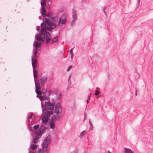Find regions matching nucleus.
<instances>
[{
	"label": "nucleus",
	"instance_id": "nucleus-56",
	"mask_svg": "<svg viewBox=\"0 0 153 153\" xmlns=\"http://www.w3.org/2000/svg\"><path fill=\"white\" fill-rule=\"evenodd\" d=\"M29 153H31V149H30L29 150ZM32 153H34V152H33Z\"/></svg>",
	"mask_w": 153,
	"mask_h": 153
},
{
	"label": "nucleus",
	"instance_id": "nucleus-30",
	"mask_svg": "<svg viewBox=\"0 0 153 153\" xmlns=\"http://www.w3.org/2000/svg\"><path fill=\"white\" fill-rule=\"evenodd\" d=\"M54 16V15H53L52 14H45V16H47L50 19L51 18V17H53Z\"/></svg>",
	"mask_w": 153,
	"mask_h": 153
},
{
	"label": "nucleus",
	"instance_id": "nucleus-4",
	"mask_svg": "<svg viewBox=\"0 0 153 153\" xmlns=\"http://www.w3.org/2000/svg\"><path fill=\"white\" fill-rule=\"evenodd\" d=\"M35 83L36 87L35 92L37 94L39 95V91L41 90L40 83L39 82L36 83V82H35Z\"/></svg>",
	"mask_w": 153,
	"mask_h": 153
},
{
	"label": "nucleus",
	"instance_id": "nucleus-18",
	"mask_svg": "<svg viewBox=\"0 0 153 153\" xmlns=\"http://www.w3.org/2000/svg\"><path fill=\"white\" fill-rule=\"evenodd\" d=\"M124 149L125 153H131L133 151L131 149L126 147L124 148Z\"/></svg>",
	"mask_w": 153,
	"mask_h": 153
},
{
	"label": "nucleus",
	"instance_id": "nucleus-38",
	"mask_svg": "<svg viewBox=\"0 0 153 153\" xmlns=\"http://www.w3.org/2000/svg\"><path fill=\"white\" fill-rule=\"evenodd\" d=\"M32 66L33 68V70H35L37 69V66L36 65H34V66L33 65H32Z\"/></svg>",
	"mask_w": 153,
	"mask_h": 153
},
{
	"label": "nucleus",
	"instance_id": "nucleus-19",
	"mask_svg": "<svg viewBox=\"0 0 153 153\" xmlns=\"http://www.w3.org/2000/svg\"><path fill=\"white\" fill-rule=\"evenodd\" d=\"M37 63V59L36 58H33V57H32L31 59V63L32 65H33L34 66V65H36Z\"/></svg>",
	"mask_w": 153,
	"mask_h": 153
},
{
	"label": "nucleus",
	"instance_id": "nucleus-49",
	"mask_svg": "<svg viewBox=\"0 0 153 153\" xmlns=\"http://www.w3.org/2000/svg\"><path fill=\"white\" fill-rule=\"evenodd\" d=\"M71 75H70V76H69V77H68V82L69 83H70V77H71Z\"/></svg>",
	"mask_w": 153,
	"mask_h": 153
},
{
	"label": "nucleus",
	"instance_id": "nucleus-43",
	"mask_svg": "<svg viewBox=\"0 0 153 153\" xmlns=\"http://www.w3.org/2000/svg\"><path fill=\"white\" fill-rule=\"evenodd\" d=\"M106 8V7H105L103 9V11L104 12V13H105V15H107V13H106V12L105 11V9Z\"/></svg>",
	"mask_w": 153,
	"mask_h": 153
},
{
	"label": "nucleus",
	"instance_id": "nucleus-53",
	"mask_svg": "<svg viewBox=\"0 0 153 153\" xmlns=\"http://www.w3.org/2000/svg\"><path fill=\"white\" fill-rule=\"evenodd\" d=\"M137 90L136 89H135V95L136 96H137Z\"/></svg>",
	"mask_w": 153,
	"mask_h": 153
},
{
	"label": "nucleus",
	"instance_id": "nucleus-33",
	"mask_svg": "<svg viewBox=\"0 0 153 153\" xmlns=\"http://www.w3.org/2000/svg\"><path fill=\"white\" fill-rule=\"evenodd\" d=\"M39 126L38 124L36 125L33 127V128L34 130L36 129L39 127Z\"/></svg>",
	"mask_w": 153,
	"mask_h": 153
},
{
	"label": "nucleus",
	"instance_id": "nucleus-15",
	"mask_svg": "<svg viewBox=\"0 0 153 153\" xmlns=\"http://www.w3.org/2000/svg\"><path fill=\"white\" fill-rule=\"evenodd\" d=\"M41 9H42V10L41 11V14H42V17H44L45 16V14H46V10L45 8H44L43 7H42Z\"/></svg>",
	"mask_w": 153,
	"mask_h": 153
},
{
	"label": "nucleus",
	"instance_id": "nucleus-42",
	"mask_svg": "<svg viewBox=\"0 0 153 153\" xmlns=\"http://www.w3.org/2000/svg\"><path fill=\"white\" fill-rule=\"evenodd\" d=\"M44 152L43 150H39L38 152V153H44Z\"/></svg>",
	"mask_w": 153,
	"mask_h": 153
},
{
	"label": "nucleus",
	"instance_id": "nucleus-27",
	"mask_svg": "<svg viewBox=\"0 0 153 153\" xmlns=\"http://www.w3.org/2000/svg\"><path fill=\"white\" fill-rule=\"evenodd\" d=\"M37 147V145L34 144H32L30 146V148L33 150H34L36 149Z\"/></svg>",
	"mask_w": 153,
	"mask_h": 153
},
{
	"label": "nucleus",
	"instance_id": "nucleus-14",
	"mask_svg": "<svg viewBox=\"0 0 153 153\" xmlns=\"http://www.w3.org/2000/svg\"><path fill=\"white\" fill-rule=\"evenodd\" d=\"M53 111H46L45 114V116L47 117H50V115L53 114Z\"/></svg>",
	"mask_w": 153,
	"mask_h": 153
},
{
	"label": "nucleus",
	"instance_id": "nucleus-11",
	"mask_svg": "<svg viewBox=\"0 0 153 153\" xmlns=\"http://www.w3.org/2000/svg\"><path fill=\"white\" fill-rule=\"evenodd\" d=\"M55 121H53L52 120H50L49 121V123L50 124V127L51 128L54 129L55 127Z\"/></svg>",
	"mask_w": 153,
	"mask_h": 153
},
{
	"label": "nucleus",
	"instance_id": "nucleus-48",
	"mask_svg": "<svg viewBox=\"0 0 153 153\" xmlns=\"http://www.w3.org/2000/svg\"><path fill=\"white\" fill-rule=\"evenodd\" d=\"M73 48H71V49L70 50V53L71 55L73 54Z\"/></svg>",
	"mask_w": 153,
	"mask_h": 153
},
{
	"label": "nucleus",
	"instance_id": "nucleus-54",
	"mask_svg": "<svg viewBox=\"0 0 153 153\" xmlns=\"http://www.w3.org/2000/svg\"><path fill=\"white\" fill-rule=\"evenodd\" d=\"M39 18L40 19H42V17L41 16H39Z\"/></svg>",
	"mask_w": 153,
	"mask_h": 153
},
{
	"label": "nucleus",
	"instance_id": "nucleus-35",
	"mask_svg": "<svg viewBox=\"0 0 153 153\" xmlns=\"http://www.w3.org/2000/svg\"><path fill=\"white\" fill-rule=\"evenodd\" d=\"M85 132H86V131H83L80 133V135L79 136L80 138H81L82 137L83 134Z\"/></svg>",
	"mask_w": 153,
	"mask_h": 153
},
{
	"label": "nucleus",
	"instance_id": "nucleus-5",
	"mask_svg": "<svg viewBox=\"0 0 153 153\" xmlns=\"http://www.w3.org/2000/svg\"><path fill=\"white\" fill-rule=\"evenodd\" d=\"M45 37L46 40V45H47L48 43L50 42L51 39V36L50 33H48L46 35L44 36Z\"/></svg>",
	"mask_w": 153,
	"mask_h": 153
},
{
	"label": "nucleus",
	"instance_id": "nucleus-55",
	"mask_svg": "<svg viewBox=\"0 0 153 153\" xmlns=\"http://www.w3.org/2000/svg\"><path fill=\"white\" fill-rule=\"evenodd\" d=\"M89 122L90 124V125L92 124V123H91V122L90 120H89Z\"/></svg>",
	"mask_w": 153,
	"mask_h": 153
},
{
	"label": "nucleus",
	"instance_id": "nucleus-1",
	"mask_svg": "<svg viewBox=\"0 0 153 153\" xmlns=\"http://www.w3.org/2000/svg\"><path fill=\"white\" fill-rule=\"evenodd\" d=\"M55 102L53 100H52L51 103L50 102H46L45 103V107L43 108V104L42 103L41 108L42 109V111H46L47 110H53L55 106L54 113L56 115H59L62 112V108L59 102H57L55 105Z\"/></svg>",
	"mask_w": 153,
	"mask_h": 153
},
{
	"label": "nucleus",
	"instance_id": "nucleus-57",
	"mask_svg": "<svg viewBox=\"0 0 153 153\" xmlns=\"http://www.w3.org/2000/svg\"><path fill=\"white\" fill-rule=\"evenodd\" d=\"M43 23H44V21L41 24V25H40V26H42V25H43Z\"/></svg>",
	"mask_w": 153,
	"mask_h": 153
},
{
	"label": "nucleus",
	"instance_id": "nucleus-40",
	"mask_svg": "<svg viewBox=\"0 0 153 153\" xmlns=\"http://www.w3.org/2000/svg\"><path fill=\"white\" fill-rule=\"evenodd\" d=\"M93 128L92 124L90 125L89 130H92Z\"/></svg>",
	"mask_w": 153,
	"mask_h": 153
},
{
	"label": "nucleus",
	"instance_id": "nucleus-46",
	"mask_svg": "<svg viewBox=\"0 0 153 153\" xmlns=\"http://www.w3.org/2000/svg\"><path fill=\"white\" fill-rule=\"evenodd\" d=\"M40 27L39 26H37V27H36V30L38 31H39V30H40Z\"/></svg>",
	"mask_w": 153,
	"mask_h": 153
},
{
	"label": "nucleus",
	"instance_id": "nucleus-50",
	"mask_svg": "<svg viewBox=\"0 0 153 153\" xmlns=\"http://www.w3.org/2000/svg\"><path fill=\"white\" fill-rule=\"evenodd\" d=\"M34 57L36 58L37 57V53H34Z\"/></svg>",
	"mask_w": 153,
	"mask_h": 153
},
{
	"label": "nucleus",
	"instance_id": "nucleus-12",
	"mask_svg": "<svg viewBox=\"0 0 153 153\" xmlns=\"http://www.w3.org/2000/svg\"><path fill=\"white\" fill-rule=\"evenodd\" d=\"M72 11H73V19H77V14L76 13V11L74 9H73L72 10Z\"/></svg>",
	"mask_w": 153,
	"mask_h": 153
},
{
	"label": "nucleus",
	"instance_id": "nucleus-60",
	"mask_svg": "<svg viewBox=\"0 0 153 153\" xmlns=\"http://www.w3.org/2000/svg\"><path fill=\"white\" fill-rule=\"evenodd\" d=\"M140 0H137V2H138L139 3H140Z\"/></svg>",
	"mask_w": 153,
	"mask_h": 153
},
{
	"label": "nucleus",
	"instance_id": "nucleus-24",
	"mask_svg": "<svg viewBox=\"0 0 153 153\" xmlns=\"http://www.w3.org/2000/svg\"><path fill=\"white\" fill-rule=\"evenodd\" d=\"M48 117H42V122L46 123L48 121Z\"/></svg>",
	"mask_w": 153,
	"mask_h": 153
},
{
	"label": "nucleus",
	"instance_id": "nucleus-3",
	"mask_svg": "<svg viewBox=\"0 0 153 153\" xmlns=\"http://www.w3.org/2000/svg\"><path fill=\"white\" fill-rule=\"evenodd\" d=\"M65 16H62L59 18V21L57 22V25H59L60 24L63 25L65 24L66 21V18H65Z\"/></svg>",
	"mask_w": 153,
	"mask_h": 153
},
{
	"label": "nucleus",
	"instance_id": "nucleus-36",
	"mask_svg": "<svg viewBox=\"0 0 153 153\" xmlns=\"http://www.w3.org/2000/svg\"><path fill=\"white\" fill-rule=\"evenodd\" d=\"M56 118V116L54 115V116H53V117H52L51 118V120H53V121L54 120V121H55Z\"/></svg>",
	"mask_w": 153,
	"mask_h": 153
},
{
	"label": "nucleus",
	"instance_id": "nucleus-52",
	"mask_svg": "<svg viewBox=\"0 0 153 153\" xmlns=\"http://www.w3.org/2000/svg\"><path fill=\"white\" fill-rule=\"evenodd\" d=\"M41 128H44V130L45 129H47V127H46L45 126H44V127H41Z\"/></svg>",
	"mask_w": 153,
	"mask_h": 153
},
{
	"label": "nucleus",
	"instance_id": "nucleus-47",
	"mask_svg": "<svg viewBox=\"0 0 153 153\" xmlns=\"http://www.w3.org/2000/svg\"><path fill=\"white\" fill-rule=\"evenodd\" d=\"M91 94H90L89 95H88V99H87V100H86V102H87V103H88V100L89 99V98L90 97V95H91Z\"/></svg>",
	"mask_w": 153,
	"mask_h": 153
},
{
	"label": "nucleus",
	"instance_id": "nucleus-22",
	"mask_svg": "<svg viewBox=\"0 0 153 153\" xmlns=\"http://www.w3.org/2000/svg\"><path fill=\"white\" fill-rule=\"evenodd\" d=\"M39 137H36L33 138L32 141L33 143H36L38 141Z\"/></svg>",
	"mask_w": 153,
	"mask_h": 153
},
{
	"label": "nucleus",
	"instance_id": "nucleus-59",
	"mask_svg": "<svg viewBox=\"0 0 153 153\" xmlns=\"http://www.w3.org/2000/svg\"><path fill=\"white\" fill-rule=\"evenodd\" d=\"M38 95H39V94H37V95H36V97H37V98H39V96Z\"/></svg>",
	"mask_w": 153,
	"mask_h": 153
},
{
	"label": "nucleus",
	"instance_id": "nucleus-13",
	"mask_svg": "<svg viewBox=\"0 0 153 153\" xmlns=\"http://www.w3.org/2000/svg\"><path fill=\"white\" fill-rule=\"evenodd\" d=\"M33 74L34 82H36V79L38 77V71L36 70H33Z\"/></svg>",
	"mask_w": 153,
	"mask_h": 153
},
{
	"label": "nucleus",
	"instance_id": "nucleus-26",
	"mask_svg": "<svg viewBox=\"0 0 153 153\" xmlns=\"http://www.w3.org/2000/svg\"><path fill=\"white\" fill-rule=\"evenodd\" d=\"M50 19H51V20L53 22H57V19L56 17V16H54L51 17Z\"/></svg>",
	"mask_w": 153,
	"mask_h": 153
},
{
	"label": "nucleus",
	"instance_id": "nucleus-28",
	"mask_svg": "<svg viewBox=\"0 0 153 153\" xmlns=\"http://www.w3.org/2000/svg\"><path fill=\"white\" fill-rule=\"evenodd\" d=\"M47 0H42V1L41 2V6L42 7L45 6Z\"/></svg>",
	"mask_w": 153,
	"mask_h": 153
},
{
	"label": "nucleus",
	"instance_id": "nucleus-25",
	"mask_svg": "<svg viewBox=\"0 0 153 153\" xmlns=\"http://www.w3.org/2000/svg\"><path fill=\"white\" fill-rule=\"evenodd\" d=\"M32 115L33 114L31 113H30L28 115V117L29 122H31L32 121Z\"/></svg>",
	"mask_w": 153,
	"mask_h": 153
},
{
	"label": "nucleus",
	"instance_id": "nucleus-29",
	"mask_svg": "<svg viewBox=\"0 0 153 153\" xmlns=\"http://www.w3.org/2000/svg\"><path fill=\"white\" fill-rule=\"evenodd\" d=\"M56 22H53L51 27H52L53 28V29L54 28H56V25H57V23L56 24Z\"/></svg>",
	"mask_w": 153,
	"mask_h": 153
},
{
	"label": "nucleus",
	"instance_id": "nucleus-62",
	"mask_svg": "<svg viewBox=\"0 0 153 153\" xmlns=\"http://www.w3.org/2000/svg\"><path fill=\"white\" fill-rule=\"evenodd\" d=\"M73 108H74V109H76V107H75V106H73Z\"/></svg>",
	"mask_w": 153,
	"mask_h": 153
},
{
	"label": "nucleus",
	"instance_id": "nucleus-51",
	"mask_svg": "<svg viewBox=\"0 0 153 153\" xmlns=\"http://www.w3.org/2000/svg\"><path fill=\"white\" fill-rule=\"evenodd\" d=\"M74 153H78V151L77 149L75 150L74 151Z\"/></svg>",
	"mask_w": 153,
	"mask_h": 153
},
{
	"label": "nucleus",
	"instance_id": "nucleus-64",
	"mask_svg": "<svg viewBox=\"0 0 153 153\" xmlns=\"http://www.w3.org/2000/svg\"><path fill=\"white\" fill-rule=\"evenodd\" d=\"M131 153H134V152L132 151V152H131Z\"/></svg>",
	"mask_w": 153,
	"mask_h": 153
},
{
	"label": "nucleus",
	"instance_id": "nucleus-17",
	"mask_svg": "<svg viewBox=\"0 0 153 153\" xmlns=\"http://www.w3.org/2000/svg\"><path fill=\"white\" fill-rule=\"evenodd\" d=\"M39 94L42 95V93L43 94V95L46 96V90L43 88H41V90L39 91Z\"/></svg>",
	"mask_w": 153,
	"mask_h": 153
},
{
	"label": "nucleus",
	"instance_id": "nucleus-16",
	"mask_svg": "<svg viewBox=\"0 0 153 153\" xmlns=\"http://www.w3.org/2000/svg\"><path fill=\"white\" fill-rule=\"evenodd\" d=\"M39 98L41 101H43L48 98V97H47L46 96H44V95H42L40 94H39Z\"/></svg>",
	"mask_w": 153,
	"mask_h": 153
},
{
	"label": "nucleus",
	"instance_id": "nucleus-21",
	"mask_svg": "<svg viewBox=\"0 0 153 153\" xmlns=\"http://www.w3.org/2000/svg\"><path fill=\"white\" fill-rule=\"evenodd\" d=\"M58 41V38L57 36H55L53 38L51 39V44H53L55 42H57Z\"/></svg>",
	"mask_w": 153,
	"mask_h": 153
},
{
	"label": "nucleus",
	"instance_id": "nucleus-61",
	"mask_svg": "<svg viewBox=\"0 0 153 153\" xmlns=\"http://www.w3.org/2000/svg\"><path fill=\"white\" fill-rule=\"evenodd\" d=\"M84 115H85V118H84V119H85V117H86V116H85V114H84Z\"/></svg>",
	"mask_w": 153,
	"mask_h": 153
},
{
	"label": "nucleus",
	"instance_id": "nucleus-23",
	"mask_svg": "<svg viewBox=\"0 0 153 153\" xmlns=\"http://www.w3.org/2000/svg\"><path fill=\"white\" fill-rule=\"evenodd\" d=\"M45 27L46 29V30H48V31H49L50 32H52L53 30V28L52 27H51V26H45Z\"/></svg>",
	"mask_w": 153,
	"mask_h": 153
},
{
	"label": "nucleus",
	"instance_id": "nucleus-20",
	"mask_svg": "<svg viewBox=\"0 0 153 153\" xmlns=\"http://www.w3.org/2000/svg\"><path fill=\"white\" fill-rule=\"evenodd\" d=\"M42 36H41V33H39V34H36L35 35V39L37 41H40L41 38Z\"/></svg>",
	"mask_w": 153,
	"mask_h": 153
},
{
	"label": "nucleus",
	"instance_id": "nucleus-6",
	"mask_svg": "<svg viewBox=\"0 0 153 153\" xmlns=\"http://www.w3.org/2000/svg\"><path fill=\"white\" fill-rule=\"evenodd\" d=\"M44 132V128H39L36 132H34V134L38 136H41Z\"/></svg>",
	"mask_w": 153,
	"mask_h": 153
},
{
	"label": "nucleus",
	"instance_id": "nucleus-58",
	"mask_svg": "<svg viewBox=\"0 0 153 153\" xmlns=\"http://www.w3.org/2000/svg\"><path fill=\"white\" fill-rule=\"evenodd\" d=\"M71 55V59H73V54Z\"/></svg>",
	"mask_w": 153,
	"mask_h": 153
},
{
	"label": "nucleus",
	"instance_id": "nucleus-37",
	"mask_svg": "<svg viewBox=\"0 0 153 153\" xmlns=\"http://www.w3.org/2000/svg\"><path fill=\"white\" fill-rule=\"evenodd\" d=\"M40 49H38V48H36L35 49V51L34 52V53H38L39 51H40Z\"/></svg>",
	"mask_w": 153,
	"mask_h": 153
},
{
	"label": "nucleus",
	"instance_id": "nucleus-45",
	"mask_svg": "<svg viewBox=\"0 0 153 153\" xmlns=\"http://www.w3.org/2000/svg\"><path fill=\"white\" fill-rule=\"evenodd\" d=\"M72 65H71L70 66H69L68 68L67 69V71H69L70 70V69L71 68H72Z\"/></svg>",
	"mask_w": 153,
	"mask_h": 153
},
{
	"label": "nucleus",
	"instance_id": "nucleus-31",
	"mask_svg": "<svg viewBox=\"0 0 153 153\" xmlns=\"http://www.w3.org/2000/svg\"><path fill=\"white\" fill-rule=\"evenodd\" d=\"M76 19H72V21L71 22V26H73L75 25V21L76 20Z\"/></svg>",
	"mask_w": 153,
	"mask_h": 153
},
{
	"label": "nucleus",
	"instance_id": "nucleus-44",
	"mask_svg": "<svg viewBox=\"0 0 153 153\" xmlns=\"http://www.w3.org/2000/svg\"><path fill=\"white\" fill-rule=\"evenodd\" d=\"M52 91L51 90H49L48 92V96H50L52 94Z\"/></svg>",
	"mask_w": 153,
	"mask_h": 153
},
{
	"label": "nucleus",
	"instance_id": "nucleus-41",
	"mask_svg": "<svg viewBox=\"0 0 153 153\" xmlns=\"http://www.w3.org/2000/svg\"><path fill=\"white\" fill-rule=\"evenodd\" d=\"M61 96H62V94H59V95L58 97H57V98H56V99H59V100L61 98Z\"/></svg>",
	"mask_w": 153,
	"mask_h": 153
},
{
	"label": "nucleus",
	"instance_id": "nucleus-32",
	"mask_svg": "<svg viewBox=\"0 0 153 153\" xmlns=\"http://www.w3.org/2000/svg\"><path fill=\"white\" fill-rule=\"evenodd\" d=\"M57 115V116L56 117V120H59L61 118V117H62V114H60L59 115Z\"/></svg>",
	"mask_w": 153,
	"mask_h": 153
},
{
	"label": "nucleus",
	"instance_id": "nucleus-2",
	"mask_svg": "<svg viewBox=\"0 0 153 153\" xmlns=\"http://www.w3.org/2000/svg\"><path fill=\"white\" fill-rule=\"evenodd\" d=\"M50 142L51 137L49 135L45 138L42 143V149L46 153H48L49 152L48 149V145Z\"/></svg>",
	"mask_w": 153,
	"mask_h": 153
},
{
	"label": "nucleus",
	"instance_id": "nucleus-63",
	"mask_svg": "<svg viewBox=\"0 0 153 153\" xmlns=\"http://www.w3.org/2000/svg\"><path fill=\"white\" fill-rule=\"evenodd\" d=\"M108 153H111V152H108Z\"/></svg>",
	"mask_w": 153,
	"mask_h": 153
},
{
	"label": "nucleus",
	"instance_id": "nucleus-7",
	"mask_svg": "<svg viewBox=\"0 0 153 153\" xmlns=\"http://www.w3.org/2000/svg\"><path fill=\"white\" fill-rule=\"evenodd\" d=\"M48 79L47 77L46 76H43L39 79V81L40 82L42 87H43L45 83L47 81Z\"/></svg>",
	"mask_w": 153,
	"mask_h": 153
},
{
	"label": "nucleus",
	"instance_id": "nucleus-10",
	"mask_svg": "<svg viewBox=\"0 0 153 153\" xmlns=\"http://www.w3.org/2000/svg\"><path fill=\"white\" fill-rule=\"evenodd\" d=\"M49 33V32H48L46 30L45 27V26L42 27L40 30V33L43 36H45L48 33Z\"/></svg>",
	"mask_w": 153,
	"mask_h": 153
},
{
	"label": "nucleus",
	"instance_id": "nucleus-9",
	"mask_svg": "<svg viewBox=\"0 0 153 153\" xmlns=\"http://www.w3.org/2000/svg\"><path fill=\"white\" fill-rule=\"evenodd\" d=\"M45 23L47 25L49 26H52V25L53 23V22L51 21V20L50 19L47 18H45Z\"/></svg>",
	"mask_w": 153,
	"mask_h": 153
},
{
	"label": "nucleus",
	"instance_id": "nucleus-39",
	"mask_svg": "<svg viewBox=\"0 0 153 153\" xmlns=\"http://www.w3.org/2000/svg\"><path fill=\"white\" fill-rule=\"evenodd\" d=\"M99 94V91L97 90L95 91V96H97Z\"/></svg>",
	"mask_w": 153,
	"mask_h": 153
},
{
	"label": "nucleus",
	"instance_id": "nucleus-8",
	"mask_svg": "<svg viewBox=\"0 0 153 153\" xmlns=\"http://www.w3.org/2000/svg\"><path fill=\"white\" fill-rule=\"evenodd\" d=\"M42 45V44L41 42L35 41L34 42L33 44V46L36 48L41 49V47Z\"/></svg>",
	"mask_w": 153,
	"mask_h": 153
},
{
	"label": "nucleus",
	"instance_id": "nucleus-34",
	"mask_svg": "<svg viewBox=\"0 0 153 153\" xmlns=\"http://www.w3.org/2000/svg\"><path fill=\"white\" fill-rule=\"evenodd\" d=\"M45 36L43 37L42 36L41 38V39H40V41H41L42 42H44L45 41Z\"/></svg>",
	"mask_w": 153,
	"mask_h": 153
}]
</instances>
